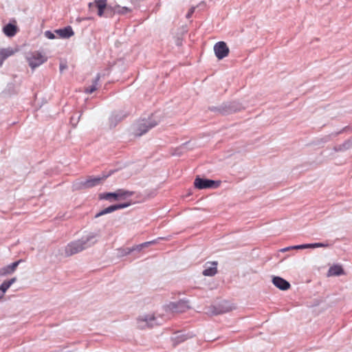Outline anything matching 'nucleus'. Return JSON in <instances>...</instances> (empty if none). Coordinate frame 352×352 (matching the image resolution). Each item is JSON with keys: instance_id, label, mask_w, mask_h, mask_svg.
<instances>
[{"instance_id": "obj_1", "label": "nucleus", "mask_w": 352, "mask_h": 352, "mask_svg": "<svg viewBox=\"0 0 352 352\" xmlns=\"http://www.w3.org/2000/svg\"><path fill=\"white\" fill-rule=\"evenodd\" d=\"M175 310L176 303L170 302L163 306L162 312L141 314L136 318V327L140 329H145L161 325Z\"/></svg>"}, {"instance_id": "obj_2", "label": "nucleus", "mask_w": 352, "mask_h": 352, "mask_svg": "<svg viewBox=\"0 0 352 352\" xmlns=\"http://www.w3.org/2000/svg\"><path fill=\"white\" fill-rule=\"evenodd\" d=\"M96 236L97 234L90 232L80 239L69 243L65 247V255L68 256L74 255L94 245L96 243Z\"/></svg>"}, {"instance_id": "obj_3", "label": "nucleus", "mask_w": 352, "mask_h": 352, "mask_svg": "<svg viewBox=\"0 0 352 352\" xmlns=\"http://www.w3.org/2000/svg\"><path fill=\"white\" fill-rule=\"evenodd\" d=\"M160 120L156 119L155 116H152L148 119H142L136 124V134L141 136L148 131L157 125Z\"/></svg>"}, {"instance_id": "obj_4", "label": "nucleus", "mask_w": 352, "mask_h": 352, "mask_svg": "<svg viewBox=\"0 0 352 352\" xmlns=\"http://www.w3.org/2000/svg\"><path fill=\"white\" fill-rule=\"evenodd\" d=\"M134 195L133 191L127 190L125 189H118L113 192H104L99 195L100 199H105L109 201H118L126 199Z\"/></svg>"}, {"instance_id": "obj_5", "label": "nucleus", "mask_w": 352, "mask_h": 352, "mask_svg": "<svg viewBox=\"0 0 352 352\" xmlns=\"http://www.w3.org/2000/svg\"><path fill=\"white\" fill-rule=\"evenodd\" d=\"M25 58L29 66L34 69L47 60V58L38 52H29L26 54Z\"/></svg>"}, {"instance_id": "obj_6", "label": "nucleus", "mask_w": 352, "mask_h": 352, "mask_svg": "<svg viewBox=\"0 0 352 352\" xmlns=\"http://www.w3.org/2000/svg\"><path fill=\"white\" fill-rule=\"evenodd\" d=\"M109 175H102V176L97 177H90L85 181H82L80 183L77 184L78 185L76 188H89L96 186L99 185L102 181L104 180L106 178L109 177Z\"/></svg>"}, {"instance_id": "obj_7", "label": "nucleus", "mask_w": 352, "mask_h": 352, "mask_svg": "<svg viewBox=\"0 0 352 352\" xmlns=\"http://www.w3.org/2000/svg\"><path fill=\"white\" fill-rule=\"evenodd\" d=\"M229 48L223 41L217 42L214 45V52L217 58L219 60L226 57L229 54Z\"/></svg>"}, {"instance_id": "obj_8", "label": "nucleus", "mask_w": 352, "mask_h": 352, "mask_svg": "<svg viewBox=\"0 0 352 352\" xmlns=\"http://www.w3.org/2000/svg\"><path fill=\"white\" fill-rule=\"evenodd\" d=\"M195 186L198 189L214 188L218 186L214 180L197 177L194 182Z\"/></svg>"}, {"instance_id": "obj_9", "label": "nucleus", "mask_w": 352, "mask_h": 352, "mask_svg": "<svg viewBox=\"0 0 352 352\" xmlns=\"http://www.w3.org/2000/svg\"><path fill=\"white\" fill-rule=\"evenodd\" d=\"M129 206H131V203L130 202L124 203V204H115V205L110 206H109V207L102 210L99 212H98L95 215V217L98 218V217H100L102 215L111 213V212H114V211H116L117 210L126 208L129 207Z\"/></svg>"}, {"instance_id": "obj_10", "label": "nucleus", "mask_w": 352, "mask_h": 352, "mask_svg": "<svg viewBox=\"0 0 352 352\" xmlns=\"http://www.w3.org/2000/svg\"><path fill=\"white\" fill-rule=\"evenodd\" d=\"M17 52H19L17 47H8L0 48V67L3 65L6 59L13 56Z\"/></svg>"}, {"instance_id": "obj_11", "label": "nucleus", "mask_w": 352, "mask_h": 352, "mask_svg": "<svg viewBox=\"0 0 352 352\" xmlns=\"http://www.w3.org/2000/svg\"><path fill=\"white\" fill-rule=\"evenodd\" d=\"M126 116V114L124 113V112L122 111L113 112L109 118L110 127H115L118 124V123L120 122Z\"/></svg>"}, {"instance_id": "obj_12", "label": "nucleus", "mask_w": 352, "mask_h": 352, "mask_svg": "<svg viewBox=\"0 0 352 352\" xmlns=\"http://www.w3.org/2000/svg\"><path fill=\"white\" fill-rule=\"evenodd\" d=\"M107 0H95V6L98 8V15L99 16H104L105 9L107 12L109 10L111 12L112 6H107Z\"/></svg>"}, {"instance_id": "obj_13", "label": "nucleus", "mask_w": 352, "mask_h": 352, "mask_svg": "<svg viewBox=\"0 0 352 352\" xmlns=\"http://www.w3.org/2000/svg\"><path fill=\"white\" fill-rule=\"evenodd\" d=\"M273 284L280 290H287L289 289L290 284L288 281L279 276L272 278Z\"/></svg>"}, {"instance_id": "obj_14", "label": "nucleus", "mask_w": 352, "mask_h": 352, "mask_svg": "<svg viewBox=\"0 0 352 352\" xmlns=\"http://www.w3.org/2000/svg\"><path fill=\"white\" fill-rule=\"evenodd\" d=\"M217 262L214 261L210 263H207L205 270L202 274L205 276H212L217 273Z\"/></svg>"}, {"instance_id": "obj_15", "label": "nucleus", "mask_w": 352, "mask_h": 352, "mask_svg": "<svg viewBox=\"0 0 352 352\" xmlns=\"http://www.w3.org/2000/svg\"><path fill=\"white\" fill-rule=\"evenodd\" d=\"M55 33L62 38H69L74 34L72 27L69 25L62 29L56 30Z\"/></svg>"}, {"instance_id": "obj_16", "label": "nucleus", "mask_w": 352, "mask_h": 352, "mask_svg": "<svg viewBox=\"0 0 352 352\" xmlns=\"http://www.w3.org/2000/svg\"><path fill=\"white\" fill-rule=\"evenodd\" d=\"M17 26L10 23L3 28V32L8 37L14 36L17 33Z\"/></svg>"}, {"instance_id": "obj_17", "label": "nucleus", "mask_w": 352, "mask_h": 352, "mask_svg": "<svg viewBox=\"0 0 352 352\" xmlns=\"http://www.w3.org/2000/svg\"><path fill=\"white\" fill-rule=\"evenodd\" d=\"M329 245L323 243H307L292 246L295 250H302L307 248H326Z\"/></svg>"}, {"instance_id": "obj_18", "label": "nucleus", "mask_w": 352, "mask_h": 352, "mask_svg": "<svg viewBox=\"0 0 352 352\" xmlns=\"http://www.w3.org/2000/svg\"><path fill=\"white\" fill-rule=\"evenodd\" d=\"M16 280V278H12L8 280L4 281L1 285H0V299L3 296L4 294L6 292V291L10 288V287L15 283Z\"/></svg>"}, {"instance_id": "obj_19", "label": "nucleus", "mask_w": 352, "mask_h": 352, "mask_svg": "<svg viewBox=\"0 0 352 352\" xmlns=\"http://www.w3.org/2000/svg\"><path fill=\"white\" fill-rule=\"evenodd\" d=\"M190 308L189 302L186 299H179L177 300V314L184 313Z\"/></svg>"}, {"instance_id": "obj_20", "label": "nucleus", "mask_w": 352, "mask_h": 352, "mask_svg": "<svg viewBox=\"0 0 352 352\" xmlns=\"http://www.w3.org/2000/svg\"><path fill=\"white\" fill-rule=\"evenodd\" d=\"M343 274L344 271L340 265H333L328 271V276H340Z\"/></svg>"}, {"instance_id": "obj_21", "label": "nucleus", "mask_w": 352, "mask_h": 352, "mask_svg": "<svg viewBox=\"0 0 352 352\" xmlns=\"http://www.w3.org/2000/svg\"><path fill=\"white\" fill-rule=\"evenodd\" d=\"M100 74H98L95 79L94 80L92 85L90 87L85 89V92L87 94H91L97 89V86L98 84V81L100 80Z\"/></svg>"}, {"instance_id": "obj_22", "label": "nucleus", "mask_w": 352, "mask_h": 352, "mask_svg": "<svg viewBox=\"0 0 352 352\" xmlns=\"http://www.w3.org/2000/svg\"><path fill=\"white\" fill-rule=\"evenodd\" d=\"M111 12H113L114 14H124L129 12H131V9L128 7H121L118 5L112 7Z\"/></svg>"}, {"instance_id": "obj_23", "label": "nucleus", "mask_w": 352, "mask_h": 352, "mask_svg": "<svg viewBox=\"0 0 352 352\" xmlns=\"http://www.w3.org/2000/svg\"><path fill=\"white\" fill-rule=\"evenodd\" d=\"M118 254L120 256H124L129 255L132 252L131 248H122L118 250Z\"/></svg>"}, {"instance_id": "obj_24", "label": "nucleus", "mask_w": 352, "mask_h": 352, "mask_svg": "<svg viewBox=\"0 0 352 352\" xmlns=\"http://www.w3.org/2000/svg\"><path fill=\"white\" fill-rule=\"evenodd\" d=\"M192 336L184 334L183 332L177 331V343L182 342L190 338Z\"/></svg>"}, {"instance_id": "obj_25", "label": "nucleus", "mask_w": 352, "mask_h": 352, "mask_svg": "<svg viewBox=\"0 0 352 352\" xmlns=\"http://www.w3.org/2000/svg\"><path fill=\"white\" fill-rule=\"evenodd\" d=\"M144 248H146V243H142L141 244L134 245V246L131 247V248L132 252H133L134 251L140 252Z\"/></svg>"}, {"instance_id": "obj_26", "label": "nucleus", "mask_w": 352, "mask_h": 352, "mask_svg": "<svg viewBox=\"0 0 352 352\" xmlns=\"http://www.w3.org/2000/svg\"><path fill=\"white\" fill-rule=\"evenodd\" d=\"M20 262L21 261H17L8 265V268H9L10 272H11V273L15 271L16 268L17 267Z\"/></svg>"}, {"instance_id": "obj_27", "label": "nucleus", "mask_w": 352, "mask_h": 352, "mask_svg": "<svg viewBox=\"0 0 352 352\" xmlns=\"http://www.w3.org/2000/svg\"><path fill=\"white\" fill-rule=\"evenodd\" d=\"M12 274L11 272H10L9 268H8V265L5 266L2 268H0V276H6L7 274Z\"/></svg>"}, {"instance_id": "obj_28", "label": "nucleus", "mask_w": 352, "mask_h": 352, "mask_svg": "<svg viewBox=\"0 0 352 352\" xmlns=\"http://www.w3.org/2000/svg\"><path fill=\"white\" fill-rule=\"evenodd\" d=\"M164 239V238H163V237H158L157 239H154L153 241L144 242V243H146V248H147L151 245L157 244V243H159L160 241L163 240Z\"/></svg>"}, {"instance_id": "obj_29", "label": "nucleus", "mask_w": 352, "mask_h": 352, "mask_svg": "<svg viewBox=\"0 0 352 352\" xmlns=\"http://www.w3.org/2000/svg\"><path fill=\"white\" fill-rule=\"evenodd\" d=\"M45 36L48 39H54L56 37L55 35H54V33L51 32V31H50V30H47V31L45 32Z\"/></svg>"}, {"instance_id": "obj_30", "label": "nucleus", "mask_w": 352, "mask_h": 352, "mask_svg": "<svg viewBox=\"0 0 352 352\" xmlns=\"http://www.w3.org/2000/svg\"><path fill=\"white\" fill-rule=\"evenodd\" d=\"M80 116H81V114L77 118H75L74 117L71 118L70 122L74 126H76V125L77 124V123L78 122V121L80 120Z\"/></svg>"}, {"instance_id": "obj_31", "label": "nucleus", "mask_w": 352, "mask_h": 352, "mask_svg": "<svg viewBox=\"0 0 352 352\" xmlns=\"http://www.w3.org/2000/svg\"><path fill=\"white\" fill-rule=\"evenodd\" d=\"M195 7H191L188 12H187V14H186V19H190L192 16V14H193V12H195Z\"/></svg>"}, {"instance_id": "obj_32", "label": "nucleus", "mask_w": 352, "mask_h": 352, "mask_svg": "<svg viewBox=\"0 0 352 352\" xmlns=\"http://www.w3.org/2000/svg\"><path fill=\"white\" fill-rule=\"evenodd\" d=\"M188 143L183 144L182 146H179V148H177V151H180V153H182L183 151L186 148ZM179 155V153L177 152V155Z\"/></svg>"}, {"instance_id": "obj_33", "label": "nucleus", "mask_w": 352, "mask_h": 352, "mask_svg": "<svg viewBox=\"0 0 352 352\" xmlns=\"http://www.w3.org/2000/svg\"><path fill=\"white\" fill-rule=\"evenodd\" d=\"M242 109L241 107H232V109L233 111H240L241 109Z\"/></svg>"}, {"instance_id": "obj_34", "label": "nucleus", "mask_w": 352, "mask_h": 352, "mask_svg": "<svg viewBox=\"0 0 352 352\" xmlns=\"http://www.w3.org/2000/svg\"><path fill=\"white\" fill-rule=\"evenodd\" d=\"M289 250H294V248H292V246H290V247H287V248H283L282 249V252H285V251H287Z\"/></svg>"}, {"instance_id": "obj_35", "label": "nucleus", "mask_w": 352, "mask_h": 352, "mask_svg": "<svg viewBox=\"0 0 352 352\" xmlns=\"http://www.w3.org/2000/svg\"><path fill=\"white\" fill-rule=\"evenodd\" d=\"M94 6H95V1L94 2H91L89 3V8H90Z\"/></svg>"}, {"instance_id": "obj_36", "label": "nucleus", "mask_w": 352, "mask_h": 352, "mask_svg": "<svg viewBox=\"0 0 352 352\" xmlns=\"http://www.w3.org/2000/svg\"><path fill=\"white\" fill-rule=\"evenodd\" d=\"M186 31H187V30H186V28H184V30H183V32H186Z\"/></svg>"}, {"instance_id": "obj_37", "label": "nucleus", "mask_w": 352, "mask_h": 352, "mask_svg": "<svg viewBox=\"0 0 352 352\" xmlns=\"http://www.w3.org/2000/svg\"><path fill=\"white\" fill-rule=\"evenodd\" d=\"M231 309H228L226 310V311H229V310H230Z\"/></svg>"}]
</instances>
